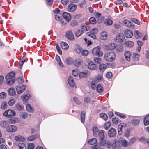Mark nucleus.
<instances>
[{"label": "nucleus", "instance_id": "64", "mask_svg": "<svg viewBox=\"0 0 149 149\" xmlns=\"http://www.w3.org/2000/svg\"><path fill=\"white\" fill-rule=\"evenodd\" d=\"M30 97V95L28 94L27 95H24L22 97V99L24 100H27Z\"/></svg>", "mask_w": 149, "mask_h": 149}, {"label": "nucleus", "instance_id": "32", "mask_svg": "<svg viewBox=\"0 0 149 149\" xmlns=\"http://www.w3.org/2000/svg\"><path fill=\"white\" fill-rule=\"evenodd\" d=\"M107 36L105 32H102L101 33L100 37V39L102 40H104L107 39Z\"/></svg>", "mask_w": 149, "mask_h": 149}, {"label": "nucleus", "instance_id": "42", "mask_svg": "<svg viewBox=\"0 0 149 149\" xmlns=\"http://www.w3.org/2000/svg\"><path fill=\"white\" fill-rule=\"evenodd\" d=\"M87 35L88 36L94 39H96V36L95 34L94 33H92V32H87Z\"/></svg>", "mask_w": 149, "mask_h": 149}, {"label": "nucleus", "instance_id": "51", "mask_svg": "<svg viewBox=\"0 0 149 149\" xmlns=\"http://www.w3.org/2000/svg\"><path fill=\"white\" fill-rule=\"evenodd\" d=\"M130 130L127 129V130H126L125 132L124 136L125 137L128 138L130 135Z\"/></svg>", "mask_w": 149, "mask_h": 149}, {"label": "nucleus", "instance_id": "54", "mask_svg": "<svg viewBox=\"0 0 149 149\" xmlns=\"http://www.w3.org/2000/svg\"><path fill=\"white\" fill-rule=\"evenodd\" d=\"M139 31L138 30H135L134 32V36L136 39H139Z\"/></svg>", "mask_w": 149, "mask_h": 149}, {"label": "nucleus", "instance_id": "25", "mask_svg": "<svg viewBox=\"0 0 149 149\" xmlns=\"http://www.w3.org/2000/svg\"><path fill=\"white\" fill-rule=\"evenodd\" d=\"M104 131L102 130H100V132H98V137H99L100 139L103 140L104 139Z\"/></svg>", "mask_w": 149, "mask_h": 149}, {"label": "nucleus", "instance_id": "57", "mask_svg": "<svg viewBox=\"0 0 149 149\" xmlns=\"http://www.w3.org/2000/svg\"><path fill=\"white\" fill-rule=\"evenodd\" d=\"M35 147L34 144L32 143H29L27 147L28 149H34Z\"/></svg>", "mask_w": 149, "mask_h": 149}, {"label": "nucleus", "instance_id": "13", "mask_svg": "<svg viewBox=\"0 0 149 149\" xmlns=\"http://www.w3.org/2000/svg\"><path fill=\"white\" fill-rule=\"evenodd\" d=\"M88 67L89 69L93 70H95L98 68V66L93 61H90L88 63Z\"/></svg>", "mask_w": 149, "mask_h": 149}, {"label": "nucleus", "instance_id": "9", "mask_svg": "<svg viewBox=\"0 0 149 149\" xmlns=\"http://www.w3.org/2000/svg\"><path fill=\"white\" fill-rule=\"evenodd\" d=\"M116 129L113 127H111L109 130L108 134L110 137H114L116 136Z\"/></svg>", "mask_w": 149, "mask_h": 149}, {"label": "nucleus", "instance_id": "11", "mask_svg": "<svg viewBox=\"0 0 149 149\" xmlns=\"http://www.w3.org/2000/svg\"><path fill=\"white\" fill-rule=\"evenodd\" d=\"M68 82L69 86L72 87H74L75 86V84L74 82L73 78L71 76H69L68 79Z\"/></svg>", "mask_w": 149, "mask_h": 149}, {"label": "nucleus", "instance_id": "61", "mask_svg": "<svg viewBox=\"0 0 149 149\" xmlns=\"http://www.w3.org/2000/svg\"><path fill=\"white\" fill-rule=\"evenodd\" d=\"M106 77L108 79L111 78L112 76V73L111 72H107L106 75Z\"/></svg>", "mask_w": 149, "mask_h": 149}, {"label": "nucleus", "instance_id": "36", "mask_svg": "<svg viewBox=\"0 0 149 149\" xmlns=\"http://www.w3.org/2000/svg\"><path fill=\"white\" fill-rule=\"evenodd\" d=\"M83 32L82 30L80 29L77 30L75 33V36L77 37H79L83 33Z\"/></svg>", "mask_w": 149, "mask_h": 149}, {"label": "nucleus", "instance_id": "23", "mask_svg": "<svg viewBox=\"0 0 149 149\" xmlns=\"http://www.w3.org/2000/svg\"><path fill=\"white\" fill-rule=\"evenodd\" d=\"M143 124L145 126L149 124V114L145 116L143 119Z\"/></svg>", "mask_w": 149, "mask_h": 149}, {"label": "nucleus", "instance_id": "48", "mask_svg": "<svg viewBox=\"0 0 149 149\" xmlns=\"http://www.w3.org/2000/svg\"><path fill=\"white\" fill-rule=\"evenodd\" d=\"M109 47V49L111 50H113L116 47V45L114 43H111L108 46Z\"/></svg>", "mask_w": 149, "mask_h": 149}, {"label": "nucleus", "instance_id": "14", "mask_svg": "<svg viewBox=\"0 0 149 149\" xmlns=\"http://www.w3.org/2000/svg\"><path fill=\"white\" fill-rule=\"evenodd\" d=\"M63 18L68 22L70 21L71 19V16L70 14L67 12H64L62 14Z\"/></svg>", "mask_w": 149, "mask_h": 149}, {"label": "nucleus", "instance_id": "29", "mask_svg": "<svg viewBox=\"0 0 149 149\" xmlns=\"http://www.w3.org/2000/svg\"><path fill=\"white\" fill-rule=\"evenodd\" d=\"M97 142V139L95 138H93L89 139L88 143L90 145H92L96 143Z\"/></svg>", "mask_w": 149, "mask_h": 149}, {"label": "nucleus", "instance_id": "12", "mask_svg": "<svg viewBox=\"0 0 149 149\" xmlns=\"http://www.w3.org/2000/svg\"><path fill=\"white\" fill-rule=\"evenodd\" d=\"M77 5L71 3L68 6V11L70 12H73L75 11L77 8Z\"/></svg>", "mask_w": 149, "mask_h": 149}, {"label": "nucleus", "instance_id": "2", "mask_svg": "<svg viewBox=\"0 0 149 149\" xmlns=\"http://www.w3.org/2000/svg\"><path fill=\"white\" fill-rule=\"evenodd\" d=\"M104 57L107 61H113L115 59V53L113 51L108 52L104 54Z\"/></svg>", "mask_w": 149, "mask_h": 149}, {"label": "nucleus", "instance_id": "8", "mask_svg": "<svg viewBox=\"0 0 149 149\" xmlns=\"http://www.w3.org/2000/svg\"><path fill=\"white\" fill-rule=\"evenodd\" d=\"M124 35L125 37L128 38H132L133 34L132 31L129 29H126L124 31Z\"/></svg>", "mask_w": 149, "mask_h": 149}, {"label": "nucleus", "instance_id": "28", "mask_svg": "<svg viewBox=\"0 0 149 149\" xmlns=\"http://www.w3.org/2000/svg\"><path fill=\"white\" fill-rule=\"evenodd\" d=\"M8 91L9 95L11 96L15 95L16 93L15 90L13 88H9Z\"/></svg>", "mask_w": 149, "mask_h": 149}, {"label": "nucleus", "instance_id": "6", "mask_svg": "<svg viewBox=\"0 0 149 149\" xmlns=\"http://www.w3.org/2000/svg\"><path fill=\"white\" fill-rule=\"evenodd\" d=\"M15 113L14 111L9 109L6 111L4 113L3 115L7 117H9L14 116L15 115Z\"/></svg>", "mask_w": 149, "mask_h": 149}, {"label": "nucleus", "instance_id": "37", "mask_svg": "<svg viewBox=\"0 0 149 149\" xmlns=\"http://www.w3.org/2000/svg\"><path fill=\"white\" fill-rule=\"evenodd\" d=\"M129 19L130 21L137 24L139 25L140 24L139 21L136 19L133 18H130Z\"/></svg>", "mask_w": 149, "mask_h": 149}, {"label": "nucleus", "instance_id": "17", "mask_svg": "<svg viewBox=\"0 0 149 149\" xmlns=\"http://www.w3.org/2000/svg\"><path fill=\"white\" fill-rule=\"evenodd\" d=\"M92 131L93 136L95 137H98L97 135L98 134V132H100V130H99L98 128L96 127H93L92 128Z\"/></svg>", "mask_w": 149, "mask_h": 149}, {"label": "nucleus", "instance_id": "30", "mask_svg": "<svg viewBox=\"0 0 149 149\" xmlns=\"http://www.w3.org/2000/svg\"><path fill=\"white\" fill-rule=\"evenodd\" d=\"M107 67V65L104 64H101L99 66V69L101 72H103L105 70Z\"/></svg>", "mask_w": 149, "mask_h": 149}, {"label": "nucleus", "instance_id": "34", "mask_svg": "<svg viewBox=\"0 0 149 149\" xmlns=\"http://www.w3.org/2000/svg\"><path fill=\"white\" fill-rule=\"evenodd\" d=\"M26 109L27 111L30 112H32L34 111L33 108L32 107L30 104H28L26 105Z\"/></svg>", "mask_w": 149, "mask_h": 149}, {"label": "nucleus", "instance_id": "21", "mask_svg": "<svg viewBox=\"0 0 149 149\" xmlns=\"http://www.w3.org/2000/svg\"><path fill=\"white\" fill-rule=\"evenodd\" d=\"M124 44L125 45V47L129 48L132 47L134 45V42L132 41H125Z\"/></svg>", "mask_w": 149, "mask_h": 149}, {"label": "nucleus", "instance_id": "10", "mask_svg": "<svg viewBox=\"0 0 149 149\" xmlns=\"http://www.w3.org/2000/svg\"><path fill=\"white\" fill-rule=\"evenodd\" d=\"M26 88V86L23 85L21 86H17L16 87V90L18 94L22 93L25 89Z\"/></svg>", "mask_w": 149, "mask_h": 149}, {"label": "nucleus", "instance_id": "40", "mask_svg": "<svg viewBox=\"0 0 149 149\" xmlns=\"http://www.w3.org/2000/svg\"><path fill=\"white\" fill-rule=\"evenodd\" d=\"M18 146L19 149H26V146L24 143H19Z\"/></svg>", "mask_w": 149, "mask_h": 149}, {"label": "nucleus", "instance_id": "27", "mask_svg": "<svg viewBox=\"0 0 149 149\" xmlns=\"http://www.w3.org/2000/svg\"><path fill=\"white\" fill-rule=\"evenodd\" d=\"M96 88V91L98 93H102L103 91V88L100 84L97 85Z\"/></svg>", "mask_w": 149, "mask_h": 149}, {"label": "nucleus", "instance_id": "47", "mask_svg": "<svg viewBox=\"0 0 149 149\" xmlns=\"http://www.w3.org/2000/svg\"><path fill=\"white\" fill-rule=\"evenodd\" d=\"M115 114L120 117L124 119L126 117L122 113L115 112Z\"/></svg>", "mask_w": 149, "mask_h": 149}, {"label": "nucleus", "instance_id": "59", "mask_svg": "<svg viewBox=\"0 0 149 149\" xmlns=\"http://www.w3.org/2000/svg\"><path fill=\"white\" fill-rule=\"evenodd\" d=\"M7 107V103L5 102H3L1 104V109H4L6 108Z\"/></svg>", "mask_w": 149, "mask_h": 149}, {"label": "nucleus", "instance_id": "60", "mask_svg": "<svg viewBox=\"0 0 149 149\" xmlns=\"http://www.w3.org/2000/svg\"><path fill=\"white\" fill-rule=\"evenodd\" d=\"M84 101L85 102L88 103L91 102V100L90 97H86L84 98Z\"/></svg>", "mask_w": 149, "mask_h": 149}, {"label": "nucleus", "instance_id": "53", "mask_svg": "<svg viewBox=\"0 0 149 149\" xmlns=\"http://www.w3.org/2000/svg\"><path fill=\"white\" fill-rule=\"evenodd\" d=\"M90 31L93 33L95 34H96L98 32V29L97 28H94L90 29Z\"/></svg>", "mask_w": 149, "mask_h": 149}, {"label": "nucleus", "instance_id": "63", "mask_svg": "<svg viewBox=\"0 0 149 149\" xmlns=\"http://www.w3.org/2000/svg\"><path fill=\"white\" fill-rule=\"evenodd\" d=\"M122 145L125 147H126L127 145V141L126 140H123L121 141Z\"/></svg>", "mask_w": 149, "mask_h": 149}, {"label": "nucleus", "instance_id": "56", "mask_svg": "<svg viewBox=\"0 0 149 149\" xmlns=\"http://www.w3.org/2000/svg\"><path fill=\"white\" fill-rule=\"evenodd\" d=\"M15 103V100L14 99H12L10 100L8 102V103L9 105L10 106H13Z\"/></svg>", "mask_w": 149, "mask_h": 149}, {"label": "nucleus", "instance_id": "3", "mask_svg": "<svg viewBox=\"0 0 149 149\" xmlns=\"http://www.w3.org/2000/svg\"><path fill=\"white\" fill-rule=\"evenodd\" d=\"M100 47L98 46L93 48L92 51L93 55L98 57H100L102 56L103 53L102 52L100 51Z\"/></svg>", "mask_w": 149, "mask_h": 149}, {"label": "nucleus", "instance_id": "55", "mask_svg": "<svg viewBox=\"0 0 149 149\" xmlns=\"http://www.w3.org/2000/svg\"><path fill=\"white\" fill-rule=\"evenodd\" d=\"M6 96V94L4 92H2L0 93V98L1 99H3L5 98Z\"/></svg>", "mask_w": 149, "mask_h": 149}, {"label": "nucleus", "instance_id": "1", "mask_svg": "<svg viewBox=\"0 0 149 149\" xmlns=\"http://www.w3.org/2000/svg\"><path fill=\"white\" fill-rule=\"evenodd\" d=\"M15 75V73L13 72H11L7 74L5 77L6 80V82L9 85H13L15 82L14 77Z\"/></svg>", "mask_w": 149, "mask_h": 149}, {"label": "nucleus", "instance_id": "24", "mask_svg": "<svg viewBox=\"0 0 149 149\" xmlns=\"http://www.w3.org/2000/svg\"><path fill=\"white\" fill-rule=\"evenodd\" d=\"M15 140L18 141H23L24 140V138L21 135H17L15 136Z\"/></svg>", "mask_w": 149, "mask_h": 149}, {"label": "nucleus", "instance_id": "7", "mask_svg": "<svg viewBox=\"0 0 149 149\" xmlns=\"http://www.w3.org/2000/svg\"><path fill=\"white\" fill-rule=\"evenodd\" d=\"M48 116L45 115L44 112L42 110L39 111V114L38 113V120L39 119V122H41L42 120L44 119L45 117H48Z\"/></svg>", "mask_w": 149, "mask_h": 149}, {"label": "nucleus", "instance_id": "16", "mask_svg": "<svg viewBox=\"0 0 149 149\" xmlns=\"http://www.w3.org/2000/svg\"><path fill=\"white\" fill-rule=\"evenodd\" d=\"M131 54V52L128 51H126L124 53L125 58L128 61H130V57Z\"/></svg>", "mask_w": 149, "mask_h": 149}, {"label": "nucleus", "instance_id": "19", "mask_svg": "<svg viewBox=\"0 0 149 149\" xmlns=\"http://www.w3.org/2000/svg\"><path fill=\"white\" fill-rule=\"evenodd\" d=\"M79 76L80 78H87L88 77V72L85 71L80 72Z\"/></svg>", "mask_w": 149, "mask_h": 149}, {"label": "nucleus", "instance_id": "38", "mask_svg": "<svg viewBox=\"0 0 149 149\" xmlns=\"http://www.w3.org/2000/svg\"><path fill=\"white\" fill-rule=\"evenodd\" d=\"M104 23L106 25H110L112 24L113 21L110 19H107L105 20Z\"/></svg>", "mask_w": 149, "mask_h": 149}, {"label": "nucleus", "instance_id": "58", "mask_svg": "<svg viewBox=\"0 0 149 149\" xmlns=\"http://www.w3.org/2000/svg\"><path fill=\"white\" fill-rule=\"evenodd\" d=\"M88 53V51L86 49L82 51L81 55L83 56H86Z\"/></svg>", "mask_w": 149, "mask_h": 149}, {"label": "nucleus", "instance_id": "15", "mask_svg": "<svg viewBox=\"0 0 149 149\" xmlns=\"http://www.w3.org/2000/svg\"><path fill=\"white\" fill-rule=\"evenodd\" d=\"M17 127L14 125H11L8 126L7 128V131L9 132H14L17 130Z\"/></svg>", "mask_w": 149, "mask_h": 149}, {"label": "nucleus", "instance_id": "26", "mask_svg": "<svg viewBox=\"0 0 149 149\" xmlns=\"http://www.w3.org/2000/svg\"><path fill=\"white\" fill-rule=\"evenodd\" d=\"M121 123L118 126V134L119 135H120L122 133V127H123V125Z\"/></svg>", "mask_w": 149, "mask_h": 149}, {"label": "nucleus", "instance_id": "41", "mask_svg": "<svg viewBox=\"0 0 149 149\" xmlns=\"http://www.w3.org/2000/svg\"><path fill=\"white\" fill-rule=\"evenodd\" d=\"M113 123L115 124H118L121 122V120L116 118H113L112 119Z\"/></svg>", "mask_w": 149, "mask_h": 149}, {"label": "nucleus", "instance_id": "44", "mask_svg": "<svg viewBox=\"0 0 149 149\" xmlns=\"http://www.w3.org/2000/svg\"><path fill=\"white\" fill-rule=\"evenodd\" d=\"M15 106L16 109L19 111L22 110L24 109V107L19 103H17Z\"/></svg>", "mask_w": 149, "mask_h": 149}, {"label": "nucleus", "instance_id": "35", "mask_svg": "<svg viewBox=\"0 0 149 149\" xmlns=\"http://www.w3.org/2000/svg\"><path fill=\"white\" fill-rule=\"evenodd\" d=\"M100 117L103 119L105 121L107 120L108 118L107 115L104 113H100L99 115Z\"/></svg>", "mask_w": 149, "mask_h": 149}, {"label": "nucleus", "instance_id": "52", "mask_svg": "<svg viewBox=\"0 0 149 149\" xmlns=\"http://www.w3.org/2000/svg\"><path fill=\"white\" fill-rule=\"evenodd\" d=\"M56 49L58 53L60 55L62 54V52L61 50V49L58 43L56 44Z\"/></svg>", "mask_w": 149, "mask_h": 149}, {"label": "nucleus", "instance_id": "22", "mask_svg": "<svg viewBox=\"0 0 149 149\" xmlns=\"http://www.w3.org/2000/svg\"><path fill=\"white\" fill-rule=\"evenodd\" d=\"M8 125V122L6 120H3L1 121L0 125L1 127L3 128L7 127Z\"/></svg>", "mask_w": 149, "mask_h": 149}, {"label": "nucleus", "instance_id": "62", "mask_svg": "<svg viewBox=\"0 0 149 149\" xmlns=\"http://www.w3.org/2000/svg\"><path fill=\"white\" fill-rule=\"evenodd\" d=\"M76 51L77 53H80L82 51V47H80L79 45H78L77 49H76Z\"/></svg>", "mask_w": 149, "mask_h": 149}, {"label": "nucleus", "instance_id": "5", "mask_svg": "<svg viewBox=\"0 0 149 149\" xmlns=\"http://www.w3.org/2000/svg\"><path fill=\"white\" fill-rule=\"evenodd\" d=\"M65 37L70 41H73L74 39V37L71 30L67 31L65 33Z\"/></svg>", "mask_w": 149, "mask_h": 149}, {"label": "nucleus", "instance_id": "46", "mask_svg": "<svg viewBox=\"0 0 149 149\" xmlns=\"http://www.w3.org/2000/svg\"><path fill=\"white\" fill-rule=\"evenodd\" d=\"M131 21L130 20L125 19L123 21V23L124 24L125 26L128 27V25H130V24H131Z\"/></svg>", "mask_w": 149, "mask_h": 149}, {"label": "nucleus", "instance_id": "18", "mask_svg": "<svg viewBox=\"0 0 149 149\" xmlns=\"http://www.w3.org/2000/svg\"><path fill=\"white\" fill-rule=\"evenodd\" d=\"M61 47L63 49L66 50L69 48V46L66 42L61 41L60 43Z\"/></svg>", "mask_w": 149, "mask_h": 149}, {"label": "nucleus", "instance_id": "39", "mask_svg": "<svg viewBox=\"0 0 149 149\" xmlns=\"http://www.w3.org/2000/svg\"><path fill=\"white\" fill-rule=\"evenodd\" d=\"M111 123L110 122L108 121L104 125V127L106 130L108 129L111 125Z\"/></svg>", "mask_w": 149, "mask_h": 149}, {"label": "nucleus", "instance_id": "45", "mask_svg": "<svg viewBox=\"0 0 149 149\" xmlns=\"http://www.w3.org/2000/svg\"><path fill=\"white\" fill-rule=\"evenodd\" d=\"M65 62L68 65H71L72 63V58L70 57H68V58L66 59Z\"/></svg>", "mask_w": 149, "mask_h": 149}, {"label": "nucleus", "instance_id": "31", "mask_svg": "<svg viewBox=\"0 0 149 149\" xmlns=\"http://www.w3.org/2000/svg\"><path fill=\"white\" fill-rule=\"evenodd\" d=\"M131 122L132 125L135 126L139 124V120L137 119H133L132 120Z\"/></svg>", "mask_w": 149, "mask_h": 149}, {"label": "nucleus", "instance_id": "20", "mask_svg": "<svg viewBox=\"0 0 149 149\" xmlns=\"http://www.w3.org/2000/svg\"><path fill=\"white\" fill-rule=\"evenodd\" d=\"M86 115V112L84 110L82 111L81 113V123L84 124V123L85 119V116Z\"/></svg>", "mask_w": 149, "mask_h": 149}, {"label": "nucleus", "instance_id": "43", "mask_svg": "<svg viewBox=\"0 0 149 149\" xmlns=\"http://www.w3.org/2000/svg\"><path fill=\"white\" fill-rule=\"evenodd\" d=\"M89 22L92 24H95L97 23L96 19L94 17H91L89 19Z\"/></svg>", "mask_w": 149, "mask_h": 149}, {"label": "nucleus", "instance_id": "49", "mask_svg": "<svg viewBox=\"0 0 149 149\" xmlns=\"http://www.w3.org/2000/svg\"><path fill=\"white\" fill-rule=\"evenodd\" d=\"M78 22L76 20H72L70 22V25L72 27L77 26Z\"/></svg>", "mask_w": 149, "mask_h": 149}, {"label": "nucleus", "instance_id": "33", "mask_svg": "<svg viewBox=\"0 0 149 149\" xmlns=\"http://www.w3.org/2000/svg\"><path fill=\"white\" fill-rule=\"evenodd\" d=\"M139 54V53H134L133 54V60L134 61H138Z\"/></svg>", "mask_w": 149, "mask_h": 149}, {"label": "nucleus", "instance_id": "50", "mask_svg": "<svg viewBox=\"0 0 149 149\" xmlns=\"http://www.w3.org/2000/svg\"><path fill=\"white\" fill-rule=\"evenodd\" d=\"M94 61L95 63L98 64H100L101 63V58L98 57L94 58Z\"/></svg>", "mask_w": 149, "mask_h": 149}, {"label": "nucleus", "instance_id": "4", "mask_svg": "<svg viewBox=\"0 0 149 149\" xmlns=\"http://www.w3.org/2000/svg\"><path fill=\"white\" fill-rule=\"evenodd\" d=\"M124 38V35L123 33H120L116 35L114 40L117 42H121L123 41Z\"/></svg>", "mask_w": 149, "mask_h": 149}]
</instances>
